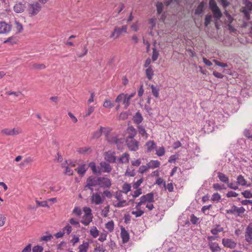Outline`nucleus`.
Wrapping results in <instances>:
<instances>
[{"mask_svg":"<svg viewBox=\"0 0 252 252\" xmlns=\"http://www.w3.org/2000/svg\"><path fill=\"white\" fill-rule=\"evenodd\" d=\"M83 220L81 221V223H82L84 225L87 226L93 220V218H85V219H83Z\"/></svg>","mask_w":252,"mask_h":252,"instance_id":"40","label":"nucleus"},{"mask_svg":"<svg viewBox=\"0 0 252 252\" xmlns=\"http://www.w3.org/2000/svg\"><path fill=\"white\" fill-rule=\"evenodd\" d=\"M114 223L113 220H111L108 221L105 224V227L107 228L110 232H111L114 229Z\"/></svg>","mask_w":252,"mask_h":252,"instance_id":"37","label":"nucleus"},{"mask_svg":"<svg viewBox=\"0 0 252 252\" xmlns=\"http://www.w3.org/2000/svg\"><path fill=\"white\" fill-rule=\"evenodd\" d=\"M165 154V149L163 147H160L156 151V154L158 156H162Z\"/></svg>","mask_w":252,"mask_h":252,"instance_id":"41","label":"nucleus"},{"mask_svg":"<svg viewBox=\"0 0 252 252\" xmlns=\"http://www.w3.org/2000/svg\"><path fill=\"white\" fill-rule=\"evenodd\" d=\"M115 32H116V38L119 37V36L123 32L126 33L127 31V26H123L122 28H119L116 27L114 29Z\"/></svg>","mask_w":252,"mask_h":252,"instance_id":"18","label":"nucleus"},{"mask_svg":"<svg viewBox=\"0 0 252 252\" xmlns=\"http://www.w3.org/2000/svg\"><path fill=\"white\" fill-rule=\"evenodd\" d=\"M89 166L91 168L92 171L94 173L96 174L97 173L95 163H94V162H90L89 163Z\"/></svg>","mask_w":252,"mask_h":252,"instance_id":"61","label":"nucleus"},{"mask_svg":"<svg viewBox=\"0 0 252 252\" xmlns=\"http://www.w3.org/2000/svg\"><path fill=\"white\" fill-rule=\"evenodd\" d=\"M138 129L139 131V133L142 135L144 136L145 135H147L146 133V131L145 128L141 125H139L138 126Z\"/></svg>","mask_w":252,"mask_h":252,"instance_id":"51","label":"nucleus"},{"mask_svg":"<svg viewBox=\"0 0 252 252\" xmlns=\"http://www.w3.org/2000/svg\"><path fill=\"white\" fill-rule=\"evenodd\" d=\"M146 146L147 147L148 152H151L153 149L156 148V143L154 141H149L146 143Z\"/></svg>","mask_w":252,"mask_h":252,"instance_id":"28","label":"nucleus"},{"mask_svg":"<svg viewBox=\"0 0 252 252\" xmlns=\"http://www.w3.org/2000/svg\"><path fill=\"white\" fill-rule=\"evenodd\" d=\"M221 198L220 195L218 193H215L213 194L212 197V200L213 201H219Z\"/></svg>","mask_w":252,"mask_h":252,"instance_id":"47","label":"nucleus"},{"mask_svg":"<svg viewBox=\"0 0 252 252\" xmlns=\"http://www.w3.org/2000/svg\"><path fill=\"white\" fill-rule=\"evenodd\" d=\"M100 164L103 172L109 173L111 171L112 167L109 164L105 161H102L100 162Z\"/></svg>","mask_w":252,"mask_h":252,"instance_id":"20","label":"nucleus"},{"mask_svg":"<svg viewBox=\"0 0 252 252\" xmlns=\"http://www.w3.org/2000/svg\"><path fill=\"white\" fill-rule=\"evenodd\" d=\"M117 137L118 136L116 135L108 137L107 140L110 143L115 144V142L116 141V140H117Z\"/></svg>","mask_w":252,"mask_h":252,"instance_id":"55","label":"nucleus"},{"mask_svg":"<svg viewBox=\"0 0 252 252\" xmlns=\"http://www.w3.org/2000/svg\"><path fill=\"white\" fill-rule=\"evenodd\" d=\"M99 177L90 176L87 179L86 184L89 187H95L97 185H99Z\"/></svg>","mask_w":252,"mask_h":252,"instance_id":"9","label":"nucleus"},{"mask_svg":"<svg viewBox=\"0 0 252 252\" xmlns=\"http://www.w3.org/2000/svg\"><path fill=\"white\" fill-rule=\"evenodd\" d=\"M32 252H42L43 251V247L41 246H35L32 248Z\"/></svg>","mask_w":252,"mask_h":252,"instance_id":"49","label":"nucleus"},{"mask_svg":"<svg viewBox=\"0 0 252 252\" xmlns=\"http://www.w3.org/2000/svg\"><path fill=\"white\" fill-rule=\"evenodd\" d=\"M132 120L134 123L139 125L143 120L141 114L138 111L133 116Z\"/></svg>","mask_w":252,"mask_h":252,"instance_id":"17","label":"nucleus"},{"mask_svg":"<svg viewBox=\"0 0 252 252\" xmlns=\"http://www.w3.org/2000/svg\"><path fill=\"white\" fill-rule=\"evenodd\" d=\"M72 231V227L69 225H67L63 228V231L65 232L67 234H69Z\"/></svg>","mask_w":252,"mask_h":252,"instance_id":"63","label":"nucleus"},{"mask_svg":"<svg viewBox=\"0 0 252 252\" xmlns=\"http://www.w3.org/2000/svg\"><path fill=\"white\" fill-rule=\"evenodd\" d=\"M143 180L142 178L139 179L137 182L134 183L133 185V188L134 189H137L139 188V187L140 186L141 183L143 182Z\"/></svg>","mask_w":252,"mask_h":252,"instance_id":"52","label":"nucleus"},{"mask_svg":"<svg viewBox=\"0 0 252 252\" xmlns=\"http://www.w3.org/2000/svg\"><path fill=\"white\" fill-rule=\"evenodd\" d=\"M159 56V53L158 51L157 50V49L156 48H154L153 49V54H152V59L153 62L156 61Z\"/></svg>","mask_w":252,"mask_h":252,"instance_id":"35","label":"nucleus"},{"mask_svg":"<svg viewBox=\"0 0 252 252\" xmlns=\"http://www.w3.org/2000/svg\"><path fill=\"white\" fill-rule=\"evenodd\" d=\"M160 165V162L158 160H152L147 164L149 169L158 167Z\"/></svg>","mask_w":252,"mask_h":252,"instance_id":"22","label":"nucleus"},{"mask_svg":"<svg viewBox=\"0 0 252 252\" xmlns=\"http://www.w3.org/2000/svg\"><path fill=\"white\" fill-rule=\"evenodd\" d=\"M205 5V2L204 1H201L197 6L194 11L195 15H199L203 12L204 10V7Z\"/></svg>","mask_w":252,"mask_h":252,"instance_id":"14","label":"nucleus"},{"mask_svg":"<svg viewBox=\"0 0 252 252\" xmlns=\"http://www.w3.org/2000/svg\"><path fill=\"white\" fill-rule=\"evenodd\" d=\"M41 9V5L37 2L33 3H30L28 5V11L30 16H35L37 15Z\"/></svg>","mask_w":252,"mask_h":252,"instance_id":"4","label":"nucleus"},{"mask_svg":"<svg viewBox=\"0 0 252 252\" xmlns=\"http://www.w3.org/2000/svg\"><path fill=\"white\" fill-rule=\"evenodd\" d=\"M89 247V242L84 241L83 244L80 245L78 247L79 252H87Z\"/></svg>","mask_w":252,"mask_h":252,"instance_id":"23","label":"nucleus"},{"mask_svg":"<svg viewBox=\"0 0 252 252\" xmlns=\"http://www.w3.org/2000/svg\"><path fill=\"white\" fill-rule=\"evenodd\" d=\"M146 75L149 80H150L152 79L153 76L154 75V72L151 66H149L148 68L146 69Z\"/></svg>","mask_w":252,"mask_h":252,"instance_id":"29","label":"nucleus"},{"mask_svg":"<svg viewBox=\"0 0 252 252\" xmlns=\"http://www.w3.org/2000/svg\"><path fill=\"white\" fill-rule=\"evenodd\" d=\"M6 94L9 95H13L14 97H18L22 94L20 92H7Z\"/></svg>","mask_w":252,"mask_h":252,"instance_id":"50","label":"nucleus"},{"mask_svg":"<svg viewBox=\"0 0 252 252\" xmlns=\"http://www.w3.org/2000/svg\"><path fill=\"white\" fill-rule=\"evenodd\" d=\"M103 105L104 107L109 108H112L114 106V104L109 100H106Z\"/></svg>","mask_w":252,"mask_h":252,"instance_id":"42","label":"nucleus"},{"mask_svg":"<svg viewBox=\"0 0 252 252\" xmlns=\"http://www.w3.org/2000/svg\"><path fill=\"white\" fill-rule=\"evenodd\" d=\"M33 158L29 157L24 160V163H25V165L27 166L30 165L33 161Z\"/></svg>","mask_w":252,"mask_h":252,"instance_id":"57","label":"nucleus"},{"mask_svg":"<svg viewBox=\"0 0 252 252\" xmlns=\"http://www.w3.org/2000/svg\"><path fill=\"white\" fill-rule=\"evenodd\" d=\"M144 212L141 210H137V211H133L131 212V214L135 216L136 217H141Z\"/></svg>","mask_w":252,"mask_h":252,"instance_id":"44","label":"nucleus"},{"mask_svg":"<svg viewBox=\"0 0 252 252\" xmlns=\"http://www.w3.org/2000/svg\"><path fill=\"white\" fill-rule=\"evenodd\" d=\"M103 128V127L100 126V129L94 133V137L96 138H99L102 134V130Z\"/></svg>","mask_w":252,"mask_h":252,"instance_id":"46","label":"nucleus"},{"mask_svg":"<svg viewBox=\"0 0 252 252\" xmlns=\"http://www.w3.org/2000/svg\"><path fill=\"white\" fill-rule=\"evenodd\" d=\"M105 159L110 163H114L116 160L115 153L106 152L105 154Z\"/></svg>","mask_w":252,"mask_h":252,"instance_id":"13","label":"nucleus"},{"mask_svg":"<svg viewBox=\"0 0 252 252\" xmlns=\"http://www.w3.org/2000/svg\"><path fill=\"white\" fill-rule=\"evenodd\" d=\"M131 186L130 184L127 183H125L122 187V192L125 193L126 194L130 190Z\"/></svg>","mask_w":252,"mask_h":252,"instance_id":"33","label":"nucleus"},{"mask_svg":"<svg viewBox=\"0 0 252 252\" xmlns=\"http://www.w3.org/2000/svg\"><path fill=\"white\" fill-rule=\"evenodd\" d=\"M115 142V143L118 149H120L121 148V145L123 144L125 142V139L124 138H118L117 137V140Z\"/></svg>","mask_w":252,"mask_h":252,"instance_id":"45","label":"nucleus"},{"mask_svg":"<svg viewBox=\"0 0 252 252\" xmlns=\"http://www.w3.org/2000/svg\"><path fill=\"white\" fill-rule=\"evenodd\" d=\"M140 200L142 201L144 204L146 202L153 203L154 202V193L151 192L143 195L140 197Z\"/></svg>","mask_w":252,"mask_h":252,"instance_id":"10","label":"nucleus"},{"mask_svg":"<svg viewBox=\"0 0 252 252\" xmlns=\"http://www.w3.org/2000/svg\"><path fill=\"white\" fill-rule=\"evenodd\" d=\"M92 151L90 147H82L78 149L77 152L82 154H88Z\"/></svg>","mask_w":252,"mask_h":252,"instance_id":"27","label":"nucleus"},{"mask_svg":"<svg viewBox=\"0 0 252 252\" xmlns=\"http://www.w3.org/2000/svg\"><path fill=\"white\" fill-rule=\"evenodd\" d=\"M222 244L224 247L231 249H234L237 245L236 242L233 240L228 238H223Z\"/></svg>","mask_w":252,"mask_h":252,"instance_id":"5","label":"nucleus"},{"mask_svg":"<svg viewBox=\"0 0 252 252\" xmlns=\"http://www.w3.org/2000/svg\"><path fill=\"white\" fill-rule=\"evenodd\" d=\"M122 191H117L115 196L118 201H125L123 199V195L121 193Z\"/></svg>","mask_w":252,"mask_h":252,"instance_id":"59","label":"nucleus"},{"mask_svg":"<svg viewBox=\"0 0 252 252\" xmlns=\"http://www.w3.org/2000/svg\"><path fill=\"white\" fill-rule=\"evenodd\" d=\"M15 28L17 30V32H21L23 30L22 25L18 21H15Z\"/></svg>","mask_w":252,"mask_h":252,"instance_id":"43","label":"nucleus"},{"mask_svg":"<svg viewBox=\"0 0 252 252\" xmlns=\"http://www.w3.org/2000/svg\"><path fill=\"white\" fill-rule=\"evenodd\" d=\"M129 155L127 153H125L118 159V162L120 163H126L129 162Z\"/></svg>","mask_w":252,"mask_h":252,"instance_id":"19","label":"nucleus"},{"mask_svg":"<svg viewBox=\"0 0 252 252\" xmlns=\"http://www.w3.org/2000/svg\"><path fill=\"white\" fill-rule=\"evenodd\" d=\"M164 187L167 189L169 192L173 191L174 188L172 183H169L166 185L165 182H164Z\"/></svg>","mask_w":252,"mask_h":252,"instance_id":"53","label":"nucleus"},{"mask_svg":"<svg viewBox=\"0 0 252 252\" xmlns=\"http://www.w3.org/2000/svg\"><path fill=\"white\" fill-rule=\"evenodd\" d=\"M135 94V92L133 93L130 94L122 93L117 96L115 99V102L119 104L122 103L124 105V108L126 109L130 104L131 99L134 96Z\"/></svg>","mask_w":252,"mask_h":252,"instance_id":"2","label":"nucleus"},{"mask_svg":"<svg viewBox=\"0 0 252 252\" xmlns=\"http://www.w3.org/2000/svg\"><path fill=\"white\" fill-rule=\"evenodd\" d=\"M131 131L129 135L127 137L126 142L128 149L132 151H136L138 149V142L134 139L136 134V130L133 127L129 128Z\"/></svg>","mask_w":252,"mask_h":252,"instance_id":"1","label":"nucleus"},{"mask_svg":"<svg viewBox=\"0 0 252 252\" xmlns=\"http://www.w3.org/2000/svg\"><path fill=\"white\" fill-rule=\"evenodd\" d=\"M246 240L247 242H250L252 240V223L249 224L247 228Z\"/></svg>","mask_w":252,"mask_h":252,"instance_id":"16","label":"nucleus"},{"mask_svg":"<svg viewBox=\"0 0 252 252\" xmlns=\"http://www.w3.org/2000/svg\"><path fill=\"white\" fill-rule=\"evenodd\" d=\"M213 16L211 14H207L205 17L204 25L205 27H208L212 21Z\"/></svg>","mask_w":252,"mask_h":252,"instance_id":"32","label":"nucleus"},{"mask_svg":"<svg viewBox=\"0 0 252 252\" xmlns=\"http://www.w3.org/2000/svg\"><path fill=\"white\" fill-rule=\"evenodd\" d=\"M99 186L103 188H110L111 186V182L108 178L99 177Z\"/></svg>","mask_w":252,"mask_h":252,"instance_id":"6","label":"nucleus"},{"mask_svg":"<svg viewBox=\"0 0 252 252\" xmlns=\"http://www.w3.org/2000/svg\"><path fill=\"white\" fill-rule=\"evenodd\" d=\"M83 211L85 212V215L83 217V219H85V218H93L92 210L90 208L85 207L83 208Z\"/></svg>","mask_w":252,"mask_h":252,"instance_id":"26","label":"nucleus"},{"mask_svg":"<svg viewBox=\"0 0 252 252\" xmlns=\"http://www.w3.org/2000/svg\"><path fill=\"white\" fill-rule=\"evenodd\" d=\"M151 88L152 89V93L153 95L158 98L159 97V88L155 86L154 85H152L151 86Z\"/></svg>","mask_w":252,"mask_h":252,"instance_id":"31","label":"nucleus"},{"mask_svg":"<svg viewBox=\"0 0 252 252\" xmlns=\"http://www.w3.org/2000/svg\"><path fill=\"white\" fill-rule=\"evenodd\" d=\"M88 169V167L86 164L79 165L78 168L75 169L78 174L83 176Z\"/></svg>","mask_w":252,"mask_h":252,"instance_id":"21","label":"nucleus"},{"mask_svg":"<svg viewBox=\"0 0 252 252\" xmlns=\"http://www.w3.org/2000/svg\"><path fill=\"white\" fill-rule=\"evenodd\" d=\"M142 193V190L141 189H137L134 191L132 194L133 197L136 198L139 196Z\"/></svg>","mask_w":252,"mask_h":252,"instance_id":"64","label":"nucleus"},{"mask_svg":"<svg viewBox=\"0 0 252 252\" xmlns=\"http://www.w3.org/2000/svg\"><path fill=\"white\" fill-rule=\"evenodd\" d=\"M209 8L213 14L216 26L217 27V24L218 21L221 18L222 13L220 8L218 6L215 0H209Z\"/></svg>","mask_w":252,"mask_h":252,"instance_id":"3","label":"nucleus"},{"mask_svg":"<svg viewBox=\"0 0 252 252\" xmlns=\"http://www.w3.org/2000/svg\"><path fill=\"white\" fill-rule=\"evenodd\" d=\"M25 8V4H23L22 2H17L15 4L13 7L14 11L17 13L24 12Z\"/></svg>","mask_w":252,"mask_h":252,"instance_id":"12","label":"nucleus"},{"mask_svg":"<svg viewBox=\"0 0 252 252\" xmlns=\"http://www.w3.org/2000/svg\"><path fill=\"white\" fill-rule=\"evenodd\" d=\"M45 67V65L43 63H34L32 66V68L38 70L44 69Z\"/></svg>","mask_w":252,"mask_h":252,"instance_id":"38","label":"nucleus"},{"mask_svg":"<svg viewBox=\"0 0 252 252\" xmlns=\"http://www.w3.org/2000/svg\"><path fill=\"white\" fill-rule=\"evenodd\" d=\"M213 188L216 190H221L223 189H226V188H222V186L218 183L213 184Z\"/></svg>","mask_w":252,"mask_h":252,"instance_id":"60","label":"nucleus"},{"mask_svg":"<svg viewBox=\"0 0 252 252\" xmlns=\"http://www.w3.org/2000/svg\"><path fill=\"white\" fill-rule=\"evenodd\" d=\"M121 236L124 243L127 242L129 239V234L124 227L121 228Z\"/></svg>","mask_w":252,"mask_h":252,"instance_id":"11","label":"nucleus"},{"mask_svg":"<svg viewBox=\"0 0 252 252\" xmlns=\"http://www.w3.org/2000/svg\"><path fill=\"white\" fill-rule=\"evenodd\" d=\"M226 212L227 214L237 215V206L233 205L230 209L226 210Z\"/></svg>","mask_w":252,"mask_h":252,"instance_id":"39","label":"nucleus"},{"mask_svg":"<svg viewBox=\"0 0 252 252\" xmlns=\"http://www.w3.org/2000/svg\"><path fill=\"white\" fill-rule=\"evenodd\" d=\"M157 12L158 14H160L163 9V5L161 2H158L156 3Z\"/></svg>","mask_w":252,"mask_h":252,"instance_id":"36","label":"nucleus"},{"mask_svg":"<svg viewBox=\"0 0 252 252\" xmlns=\"http://www.w3.org/2000/svg\"><path fill=\"white\" fill-rule=\"evenodd\" d=\"M242 194L245 198H250L252 197V193L250 191L245 190L242 192Z\"/></svg>","mask_w":252,"mask_h":252,"instance_id":"56","label":"nucleus"},{"mask_svg":"<svg viewBox=\"0 0 252 252\" xmlns=\"http://www.w3.org/2000/svg\"><path fill=\"white\" fill-rule=\"evenodd\" d=\"M209 246L212 252H220L221 251L220 248L216 242H210Z\"/></svg>","mask_w":252,"mask_h":252,"instance_id":"15","label":"nucleus"},{"mask_svg":"<svg viewBox=\"0 0 252 252\" xmlns=\"http://www.w3.org/2000/svg\"><path fill=\"white\" fill-rule=\"evenodd\" d=\"M104 198H102L99 193H92L91 196L92 202L95 203L96 205H99L102 204L104 202Z\"/></svg>","mask_w":252,"mask_h":252,"instance_id":"7","label":"nucleus"},{"mask_svg":"<svg viewBox=\"0 0 252 252\" xmlns=\"http://www.w3.org/2000/svg\"><path fill=\"white\" fill-rule=\"evenodd\" d=\"M11 30V25L5 22H0V33H7Z\"/></svg>","mask_w":252,"mask_h":252,"instance_id":"8","label":"nucleus"},{"mask_svg":"<svg viewBox=\"0 0 252 252\" xmlns=\"http://www.w3.org/2000/svg\"><path fill=\"white\" fill-rule=\"evenodd\" d=\"M218 2L221 3L222 6L224 8H226L229 6L230 3L227 0H217Z\"/></svg>","mask_w":252,"mask_h":252,"instance_id":"62","label":"nucleus"},{"mask_svg":"<svg viewBox=\"0 0 252 252\" xmlns=\"http://www.w3.org/2000/svg\"><path fill=\"white\" fill-rule=\"evenodd\" d=\"M237 183L242 186L247 185L248 187H249L250 186V184L247 185L246 181L244 179V177L241 175H240L237 177Z\"/></svg>","mask_w":252,"mask_h":252,"instance_id":"25","label":"nucleus"},{"mask_svg":"<svg viewBox=\"0 0 252 252\" xmlns=\"http://www.w3.org/2000/svg\"><path fill=\"white\" fill-rule=\"evenodd\" d=\"M224 14L226 18H227V23L228 24H231L233 21V17L228 13L227 11H225L224 12Z\"/></svg>","mask_w":252,"mask_h":252,"instance_id":"58","label":"nucleus"},{"mask_svg":"<svg viewBox=\"0 0 252 252\" xmlns=\"http://www.w3.org/2000/svg\"><path fill=\"white\" fill-rule=\"evenodd\" d=\"M5 43H9L10 45H13L17 43V39L15 37L11 36L4 41Z\"/></svg>","mask_w":252,"mask_h":252,"instance_id":"34","label":"nucleus"},{"mask_svg":"<svg viewBox=\"0 0 252 252\" xmlns=\"http://www.w3.org/2000/svg\"><path fill=\"white\" fill-rule=\"evenodd\" d=\"M218 177L219 179V180L226 184H228L229 182V179L227 176H226L224 174L221 173V172H218Z\"/></svg>","mask_w":252,"mask_h":252,"instance_id":"24","label":"nucleus"},{"mask_svg":"<svg viewBox=\"0 0 252 252\" xmlns=\"http://www.w3.org/2000/svg\"><path fill=\"white\" fill-rule=\"evenodd\" d=\"M198 218H197L196 216H195L193 214H191L190 216V222L193 224H196L197 223L198 221Z\"/></svg>","mask_w":252,"mask_h":252,"instance_id":"54","label":"nucleus"},{"mask_svg":"<svg viewBox=\"0 0 252 252\" xmlns=\"http://www.w3.org/2000/svg\"><path fill=\"white\" fill-rule=\"evenodd\" d=\"M242 13L244 14L245 17L247 20H249L250 19V14L248 10L246 9L245 8H243L242 11Z\"/></svg>","mask_w":252,"mask_h":252,"instance_id":"48","label":"nucleus"},{"mask_svg":"<svg viewBox=\"0 0 252 252\" xmlns=\"http://www.w3.org/2000/svg\"><path fill=\"white\" fill-rule=\"evenodd\" d=\"M90 233L94 238H96L99 234V232L95 226L91 228Z\"/></svg>","mask_w":252,"mask_h":252,"instance_id":"30","label":"nucleus"}]
</instances>
